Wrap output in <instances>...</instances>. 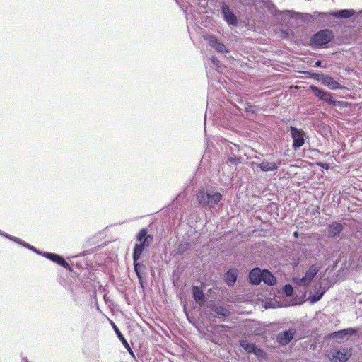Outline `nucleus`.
<instances>
[{"label":"nucleus","mask_w":362,"mask_h":362,"mask_svg":"<svg viewBox=\"0 0 362 362\" xmlns=\"http://www.w3.org/2000/svg\"><path fill=\"white\" fill-rule=\"evenodd\" d=\"M145 238H150L151 240H152L153 236L151 235H148L147 230L144 228V229H141L140 230V232L139 233V234L137 235L136 240L138 242H141L142 240H144Z\"/></svg>","instance_id":"nucleus-27"},{"label":"nucleus","mask_w":362,"mask_h":362,"mask_svg":"<svg viewBox=\"0 0 362 362\" xmlns=\"http://www.w3.org/2000/svg\"><path fill=\"white\" fill-rule=\"evenodd\" d=\"M222 194L212 189L204 188L196 194V203L199 207L206 210L215 209L221 206Z\"/></svg>","instance_id":"nucleus-1"},{"label":"nucleus","mask_w":362,"mask_h":362,"mask_svg":"<svg viewBox=\"0 0 362 362\" xmlns=\"http://www.w3.org/2000/svg\"><path fill=\"white\" fill-rule=\"evenodd\" d=\"M240 346L248 354H254L257 357H264L265 356L264 351L258 348L255 344L250 341L243 339L239 341Z\"/></svg>","instance_id":"nucleus-6"},{"label":"nucleus","mask_w":362,"mask_h":362,"mask_svg":"<svg viewBox=\"0 0 362 362\" xmlns=\"http://www.w3.org/2000/svg\"><path fill=\"white\" fill-rule=\"evenodd\" d=\"M0 234L1 235L8 238V239H10V240L17 243L19 245H23V246H24V247H27V248H28V249L35 252L37 253H40V252L37 249H35L33 246H32L30 244H28V243L21 240V239H19V238H18L16 237L12 236L11 235H8V234H6V233H3L1 231H0Z\"/></svg>","instance_id":"nucleus-20"},{"label":"nucleus","mask_w":362,"mask_h":362,"mask_svg":"<svg viewBox=\"0 0 362 362\" xmlns=\"http://www.w3.org/2000/svg\"><path fill=\"white\" fill-rule=\"evenodd\" d=\"M238 275V269L235 268L230 269L224 274V281L228 286H233L237 281Z\"/></svg>","instance_id":"nucleus-15"},{"label":"nucleus","mask_w":362,"mask_h":362,"mask_svg":"<svg viewBox=\"0 0 362 362\" xmlns=\"http://www.w3.org/2000/svg\"><path fill=\"white\" fill-rule=\"evenodd\" d=\"M125 348L129 351V352L130 353V354H131L132 356H134V354L133 351L131 349L130 346H129V347L127 346V347H125Z\"/></svg>","instance_id":"nucleus-39"},{"label":"nucleus","mask_w":362,"mask_h":362,"mask_svg":"<svg viewBox=\"0 0 362 362\" xmlns=\"http://www.w3.org/2000/svg\"><path fill=\"white\" fill-rule=\"evenodd\" d=\"M293 236H294L295 238H298V236H299V233H298V231L294 232V233H293Z\"/></svg>","instance_id":"nucleus-40"},{"label":"nucleus","mask_w":362,"mask_h":362,"mask_svg":"<svg viewBox=\"0 0 362 362\" xmlns=\"http://www.w3.org/2000/svg\"><path fill=\"white\" fill-rule=\"evenodd\" d=\"M211 310L214 312L218 316L227 317L230 315V312L223 306L214 305Z\"/></svg>","instance_id":"nucleus-23"},{"label":"nucleus","mask_w":362,"mask_h":362,"mask_svg":"<svg viewBox=\"0 0 362 362\" xmlns=\"http://www.w3.org/2000/svg\"><path fill=\"white\" fill-rule=\"evenodd\" d=\"M350 357V354L347 351H341V350H334L332 353L329 359L332 362H346Z\"/></svg>","instance_id":"nucleus-14"},{"label":"nucleus","mask_w":362,"mask_h":362,"mask_svg":"<svg viewBox=\"0 0 362 362\" xmlns=\"http://www.w3.org/2000/svg\"><path fill=\"white\" fill-rule=\"evenodd\" d=\"M323 294H324V292L317 291V292L315 293L310 297L311 301L313 303H316V302L319 301L322 298Z\"/></svg>","instance_id":"nucleus-31"},{"label":"nucleus","mask_w":362,"mask_h":362,"mask_svg":"<svg viewBox=\"0 0 362 362\" xmlns=\"http://www.w3.org/2000/svg\"><path fill=\"white\" fill-rule=\"evenodd\" d=\"M144 264L138 262V261H136V262H134V271L137 275V276L141 279V267H144Z\"/></svg>","instance_id":"nucleus-30"},{"label":"nucleus","mask_w":362,"mask_h":362,"mask_svg":"<svg viewBox=\"0 0 362 362\" xmlns=\"http://www.w3.org/2000/svg\"><path fill=\"white\" fill-rule=\"evenodd\" d=\"M238 1L245 6H256L258 1H262L270 13L276 16L277 13H281L276 8V6L269 0H238Z\"/></svg>","instance_id":"nucleus-5"},{"label":"nucleus","mask_w":362,"mask_h":362,"mask_svg":"<svg viewBox=\"0 0 362 362\" xmlns=\"http://www.w3.org/2000/svg\"><path fill=\"white\" fill-rule=\"evenodd\" d=\"M150 238H145L144 240H142L141 242H139V243H137L139 245H142L143 248H145L146 247H148L149 245L148 240Z\"/></svg>","instance_id":"nucleus-34"},{"label":"nucleus","mask_w":362,"mask_h":362,"mask_svg":"<svg viewBox=\"0 0 362 362\" xmlns=\"http://www.w3.org/2000/svg\"><path fill=\"white\" fill-rule=\"evenodd\" d=\"M226 151L228 154H237L240 151V148L238 145L229 143L226 146Z\"/></svg>","instance_id":"nucleus-25"},{"label":"nucleus","mask_w":362,"mask_h":362,"mask_svg":"<svg viewBox=\"0 0 362 362\" xmlns=\"http://www.w3.org/2000/svg\"><path fill=\"white\" fill-rule=\"evenodd\" d=\"M221 14L229 25L236 26L238 25V18L236 16L225 4L221 6Z\"/></svg>","instance_id":"nucleus-9"},{"label":"nucleus","mask_w":362,"mask_h":362,"mask_svg":"<svg viewBox=\"0 0 362 362\" xmlns=\"http://www.w3.org/2000/svg\"><path fill=\"white\" fill-rule=\"evenodd\" d=\"M343 226L338 222H333L328 226V232L330 236H336L339 235L343 230Z\"/></svg>","instance_id":"nucleus-22"},{"label":"nucleus","mask_w":362,"mask_h":362,"mask_svg":"<svg viewBox=\"0 0 362 362\" xmlns=\"http://www.w3.org/2000/svg\"><path fill=\"white\" fill-rule=\"evenodd\" d=\"M190 247V244L187 242L181 243L178 245L177 252L179 254L182 255L185 251H187Z\"/></svg>","instance_id":"nucleus-28"},{"label":"nucleus","mask_w":362,"mask_h":362,"mask_svg":"<svg viewBox=\"0 0 362 362\" xmlns=\"http://www.w3.org/2000/svg\"><path fill=\"white\" fill-rule=\"evenodd\" d=\"M316 78L331 90H337L341 87L339 83L329 76L317 74Z\"/></svg>","instance_id":"nucleus-10"},{"label":"nucleus","mask_w":362,"mask_h":362,"mask_svg":"<svg viewBox=\"0 0 362 362\" xmlns=\"http://www.w3.org/2000/svg\"><path fill=\"white\" fill-rule=\"evenodd\" d=\"M144 248L142 247V245H139L138 244H135L134 251H133V260L134 262L138 261L141 254L144 252Z\"/></svg>","instance_id":"nucleus-24"},{"label":"nucleus","mask_w":362,"mask_h":362,"mask_svg":"<svg viewBox=\"0 0 362 362\" xmlns=\"http://www.w3.org/2000/svg\"><path fill=\"white\" fill-rule=\"evenodd\" d=\"M361 13H362V10L360 11Z\"/></svg>","instance_id":"nucleus-44"},{"label":"nucleus","mask_w":362,"mask_h":362,"mask_svg":"<svg viewBox=\"0 0 362 362\" xmlns=\"http://www.w3.org/2000/svg\"><path fill=\"white\" fill-rule=\"evenodd\" d=\"M211 61V63L216 67L217 69H221V62L216 57H212Z\"/></svg>","instance_id":"nucleus-33"},{"label":"nucleus","mask_w":362,"mask_h":362,"mask_svg":"<svg viewBox=\"0 0 362 362\" xmlns=\"http://www.w3.org/2000/svg\"><path fill=\"white\" fill-rule=\"evenodd\" d=\"M251 165L254 168L257 166L261 169V170L264 172L268 171H274L277 170L278 165L274 162H268L266 160H264L261 163L258 164L255 162L251 163Z\"/></svg>","instance_id":"nucleus-16"},{"label":"nucleus","mask_w":362,"mask_h":362,"mask_svg":"<svg viewBox=\"0 0 362 362\" xmlns=\"http://www.w3.org/2000/svg\"><path fill=\"white\" fill-rule=\"evenodd\" d=\"M355 13L356 11L352 9H343L327 12L328 16L338 18H348L354 16Z\"/></svg>","instance_id":"nucleus-17"},{"label":"nucleus","mask_w":362,"mask_h":362,"mask_svg":"<svg viewBox=\"0 0 362 362\" xmlns=\"http://www.w3.org/2000/svg\"><path fill=\"white\" fill-rule=\"evenodd\" d=\"M310 89L311 90L313 93L320 100L326 102L331 105L336 104V101L334 100L332 94L331 93L325 91L323 89L320 88L315 85L310 86Z\"/></svg>","instance_id":"nucleus-7"},{"label":"nucleus","mask_w":362,"mask_h":362,"mask_svg":"<svg viewBox=\"0 0 362 362\" xmlns=\"http://www.w3.org/2000/svg\"><path fill=\"white\" fill-rule=\"evenodd\" d=\"M236 155L237 154H228L227 162L235 165H238L240 163V159Z\"/></svg>","instance_id":"nucleus-29"},{"label":"nucleus","mask_w":362,"mask_h":362,"mask_svg":"<svg viewBox=\"0 0 362 362\" xmlns=\"http://www.w3.org/2000/svg\"><path fill=\"white\" fill-rule=\"evenodd\" d=\"M204 117H205V118H204V123L206 124V114H205V115H204Z\"/></svg>","instance_id":"nucleus-43"},{"label":"nucleus","mask_w":362,"mask_h":362,"mask_svg":"<svg viewBox=\"0 0 362 362\" xmlns=\"http://www.w3.org/2000/svg\"><path fill=\"white\" fill-rule=\"evenodd\" d=\"M43 255L47 259L52 260V262H56L58 264L62 266L65 269L71 270V267L69 264L66 261H65V259L62 256L50 252H45Z\"/></svg>","instance_id":"nucleus-13"},{"label":"nucleus","mask_w":362,"mask_h":362,"mask_svg":"<svg viewBox=\"0 0 362 362\" xmlns=\"http://www.w3.org/2000/svg\"><path fill=\"white\" fill-rule=\"evenodd\" d=\"M245 110L247 112H255V107L253 105H247L245 107Z\"/></svg>","instance_id":"nucleus-36"},{"label":"nucleus","mask_w":362,"mask_h":362,"mask_svg":"<svg viewBox=\"0 0 362 362\" xmlns=\"http://www.w3.org/2000/svg\"><path fill=\"white\" fill-rule=\"evenodd\" d=\"M262 270L259 268H254L249 274L250 282L254 285H258L262 281Z\"/></svg>","instance_id":"nucleus-18"},{"label":"nucleus","mask_w":362,"mask_h":362,"mask_svg":"<svg viewBox=\"0 0 362 362\" xmlns=\"http://www.w3.org/2000/svg\"><path fill=\"white\" fill-rule=\"evenodd\" d=\"M284 292L286 293V296H291L293 295V288L290 284H286L284 286Z\"/></svg>","instance_id":"nucleus-32"},{"label":"nucleus","mask_w":362,"mask_h":362,"mask_svg":"<svg viewBox=\"0 0 362 362\" xmlns=\"http://www.w3.org/2000/svg\"><path fill=\"white\" fill-rule=\"evenodd\" d=\"M296 14L299 16L303 21H306V22H313L314 20L317 19V18H322V19H325L327 16H328L327 13L318 12V11H315L312 14L311 13H296Z\"/></svg>","instance_id":"nucleus-12"},{"label":"nucleus","mask_w":362,"mask_h":362,"mask_svg":"<svg viewBox=\"0 0 362 362\" xmlns=\"http://www.w3.org/2000/svg\"><path fill=\"white\" fill-rule=\"evenodd\" d=\"M262 281H263L264 284L273 286L276 284V277L272 274L271 272H269L267 269L262 270Z\"/></svg>","instance_id":"nucleus-19"},{"label":"nucleus","mask_w":362,"mask_h":362,"mask_svg":"<svg viewBox=\"0 0 362 362\" xmlns=\"http://www.w3.org/2000/svg\"><path fill=\"white\" fill-rule=\"evenodd\" d=\"M320 269L315 265H312L308 270L305 272V274L302 278H294L293 282L299 286H308L314 277L318 273Z\"/></svg>","instance_id":"nucleus-3"},{"label":"nucleus","mask_w":362,"mask_h":362,"mask_svg":"<svg viewBox=\"0 0 362 362\" xmlns=\"http://www.w3.org/2000/svg\"><path fill=\"white\" fill-rule=\"evenodd\" d=\"M334 35L328 29L321 30L314 34L310 39V45L313 47H323L331 42Z\"/></svg>","instance_id":"nucleus-2"},{"label":"nucleus","mask_w":362,"mask_h":362,"mask_svg":"<svg viewBox=\"0 0 362 362\" xmlns=\"http://www.w3.org/2000/svg\"><path fill=\"white\" fill-rule=\"evenodd\" d=\"M290 133L293 139V148L297 150L305 143V132L293 126L290 127Z\"/></svg>","instance_id":"nucleus-4"},{"label":"nucleus","mask_w":362,"mask_h":362,"mask_svg":"<svg viewBox=\"0 0 362 362\" xmlns=\"http://www.w3.org/2000/svg\"><path fill=\"white\" fill-rule=\"evenodd\" d=\"M255 159L259 160V156H255Z\"/></svg>","instance_id":"nucleus-42"},{"label":"nucleus","mask_w":362,"mask_h":362,"mask_svg":"<svg viewBox=\"0 0 362 362\" xmlns=\"http://www.w3.org/2000/svg\"><path fill=\"white\" fill-rule=\"evenodd\" d=\"M284 13H293V11H289V10H286V11H284Z\"/></svg>","instance_id":"nucleus-41"},{"label":"nucleus","mask_w":362,"mask_h":362,"mask_svg":"<svg viewBox=\"0 0 362 362\" xmlns=\"http://www.w3.org/2000/svg\"><path fill=\"white\" fill-rule=\"evenodd\" d=\"M315 66L316 67H325V66L322 65V62L320 60H317L315 62Z\"/></svg>","instance_id":"nucleus-38"},{"label":"nucleus","mask_w":362,"mask_h":362,"mask_svg":"<svg viewBox=\"0 0 362 362\" xmlns=\"http://www.w3.org/2000/svg\"><path fill=\"white\" fill-rule=\"evenodd\" d=\"M344 332L346 334H348L349 332H351V333H354V329H351V328H349V329H345L341 332H335L334 334L337 335V334H341Z\"/></svg>","instance_id":"nucleus-35"},{"label":"nucleus","mask_w":362,"mask_h":362,"mask_svg":"<svg viewBox=\"0 0 362 362\" xmlns=\"http://www.w3.org/2000/svg\"><path fill=\"white\" fill-rule=\"evenodd\" d=\"M192 294L194 300L199 305H203L204 302V295L203 291L198 286H194L192 288Z\"/></svg>","instance_id":"nucleus-21"},{"label":"nucleus","mask_w":362,"mask_h":362,"mask_svg":"<svg viewBox=\"0 0 362 362\" xmlns=\"http://www.w3.org/2000/svg\"><path fill=\"white\" fill-rule=\"evenodd\" d=\"M112 327L114 328L115 333L117 334L119 340L122 341V344L124 346V347H127V346L129 347L128 342L127 341V340L125 339L124 337L122 335V334L121 333V332L119 331L118 327L113 322L112 323Z\"/></svg>","instance_id":"nucleus-26"},{"label":"nucleus","mask_w":362,"mask_h":362,"mask_svg":"<svg viewBox=\"0 0 362 362\" xmlns=\"http://www.w3.org/2000/svg\"><path fill=\"white\" fill-rule=\"evenodd\" d=\"M296 334L295 329H290L287 331H283L278 334L277 341L281 345H286L291 341Z\"/></svg>","instance_id":"nucleus-11"},{"label":"nucleus","mask_w":362,"mask_h":362,"mask_svg":"<svg viewBox=\"0 0 362 362\" xmlns=\"http://www.w3.org/2000/svg\"><path fill=\"white\" fill-rule=\"evenodd\" d=\"M317 165L326 170H328L329 168V165L328 163H318Z\"/></svg>","instance_id":"nucleus-37"},{"label":"nucleus","mask_w":362,"mask_h":362,"mask_svg":"<svg viewBox=\"0 0 362 362\" xmlns=\"http://www.w3.org/2000/svg\"><path fill=\"white\" fill-rule=\"evenodd\" d=\"M204 38L211 47L216 50V52L221 54L229 52V50L227 49L226 45L223 43L218 42L216 36L213 35H206L204 36Z\"/></svg>","instance_id":"nucleus-8"}]
</instances>
